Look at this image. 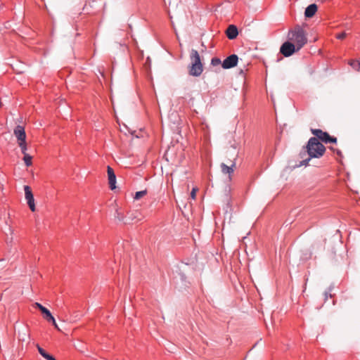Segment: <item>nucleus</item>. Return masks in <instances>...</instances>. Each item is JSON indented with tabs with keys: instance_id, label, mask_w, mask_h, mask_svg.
Listing matches in <instances>:
<instances>
[{
	"instance_id": "1",
	"label": "nucleus",
	"mask_w": 360,
	"mask_h": 360,
	"mask_svg": "<svg viewBox=\"0 0 360 360\" xmlns=\"http://www.w3.org/2000/svg\"><path fill=\"white\" fill-rule=\"evenodd\" d=\"M306 149L309 157L302 160L300 166L307 165L311 159L320 158L326 152V147L315 137H311L309 139Z\"/></svg>"
},
{
	"instance_id": "2",
	"label": "nucleus",
	"mask_w": 360,
	"mask_h": 360,
	"mask_svg": "<svg viewBox=\"0 0 360 360\" xmlns=\"http://www.w3.org/2000/svg\"><path fill=\"white\" fill-rule=\"evenodd\" d=\"M287 39L297 46V50H300L308 41L306 31L300 25L288 30Z\"/></svg>"
},
{
	"instance_id": "3",
	"label": "nucleus",
	"mask_w": 360,
	"mask_h": 360,
	"mask_svg": "<svg viewBox=\"0 0 360 360\" xmlns=\"http://www.w3.org/2000/svg\"><path fill=\"white\" fill-rule=\"evenodd\" d=\"M190 59L191 60V65L189 66V75L193 77H199L203 71V65L197 50H191Z\"/></svg>"
},
{
	"instance_id": "4",
	"label": "nucleus",
	"mask_w": 360,
	"mask_h": 360,
	"mask_svg": "<svg viewBox=\"0 0 360 360\" xmlns=\"http://www.w3.org/2000/svg\"><path fill=\"white\" fill-rule=\"evenodd\" d=\"M311 132L312 134L315 136V138H316L319 141L320 140L323 143L327 144L329 143H337V138L334 136H330V134L326 132L323 131L321 129H311Z\"/></svg>"
},
{
	"instance_id": "5",
	"label": "nucleus",
	"mask_w": 360,
	"mask_h": 360,
	"mask_svg": "<svg viewBox=\"0 0 360 360\" xmlns=\"http://www.w3.org/2000/svg\"><path fill=\"white\" fill-rule=\"evenodd\" d=\"M300 50L297 49V46L292 43L288 39L285 41L280 48V53L283 55L285 57H290L294 53L299 51Z\"/></svg>"
},
{
	"instance_id": "6",
	"label": "nucleus",
	"mask_w": 360,
	"mask_h": 360,
	"mask_svg": "<svg viewBox=\"0 0 360 360\" xmlns=\"http://www.w3.org/2000/svg\"><path fill=\"white\" fill-rule=\"evenodd\" d=\"M24 191H25V198L27 200V203L30 207V209L34 212L35 210V204H34V195L32 192V190L29 186H24Z\"/></svg>"
},
{
	"instance_id": "7",
	"label": "nucleus",
	"mask_w": 360,
	"mask_h": 360,
	"mask_svg": "<svg viewBox=\"0 0 360 360\" xmlns=\"http://www.w3.org/2000/svg\"><path fill=\"white\" fill-rule=\"evenodd\" d=\"M238 57L236 54H232L226 58L221 63L224 69H230L237 65Z\"/></svg>"
},
{
	"instance_id": "8",
	"label": "nucleus",
	"mask_w": 360,
	"mask_h": 360,
	"mask_svg": "<svg viewBox=\"0 0 360 360\" xmlns=\"http://www.w3.org/2000/svg\"><path fill=\"white\" fill-rule=\"evenodd\" d=\"M236 158H234V160L230 166H228L224 163L221 164V169L222 173L228 174L229 180L231 179V174L233 173L234 167H236Z\"/></svg>"
},
{
	"instance_id": "9",
	"label": "nucleus",
	"mask_w": 360,
	"mask_h": 360,
	"mask_svg": "<svg viewBox=\"0 0 360 360\" xmlns=\"http://www.w3.org/2000/svg\"><path fill=\"white\" fill-rule=\"evenodd\" d=\"M108 183L109 186L111 190H114L116 188V176L114 172V170L110 166H108Z\"/></svg>"
},
{
	"instance_id": "10",
	"label": "nucleus",
	"mask_w": 360,
	"mask_h": 360,
	"mask_svg": "<svg viewBox=\"0 0 360 360\" xmlns=\"http://www.w3.org/2000/svg\"><path fill=\"white\" fill-rule=\"evenodd\" d=\"M13 133L19 141H25L26 140V134L23 127L18 125L14 129Z\"/></svg>"
},
{
	"instance_id": "11",
	"label": "nucleus",
	"mask_w": 360,
	"mask_h": 360,
	"mask_svg": "<svg viewBox=\"0 0 360 360\" xmlns=\"http://www.w3.org/2000/svg\"><path fill=\"white\" fill-rule=\"evenodd\" d=\"M226 34L229 39H234L238 34V28L234 25H230L226 29Z\"/></svg>"
},
{
	"instance_id": "12",
	"label": "nucleus",
	"mask_w": 360,
	"mask_h": 360,
	"mask_svg": "<svg viewBox=\"0 0 360 360\" xmlns=\"http://www.w3.org/2000/svg\"><path fill=\"white\" fill-rule=\"evenodd\" d=\"M317 9L318 7L316 4L309 5L305 9L304 16L308 18H312L316 13Z\"/></svg>"
},
{
	"instance_id": "13",
	"label": "nucleus",
	"mask_w": 360,
	"mask_h": 360,
	"mask_svg": "<svg viewBox=\"0 0 360 360\" xmlns=\"http://www.w3.org/2000/svg\"><path fill=\"white\" fill-rule=\"evenodd\" d=\"M43 314H44V319L47 321L51 322L52 324L54 326V327L56 328H57L58 330H59V328L58 326V324L56 322L54 317L52 316L51 313L50 312V311L49 309L46 310V313H44Z\"/></svg>"
},
{
	"instance_id": "14",
	"label": "nucleus",
	"mask_w": 360,
	"mask_h": 360,
	"mask_svg": "<svg viewBox=\"0 0 360 360\" xmlns=\"http://www.w3.org/2000/svg\"><path fill=\"white\" fill-rule=\"evenodd\" d=\"M39 353L46 360H49L53 356L48 354L43 348H41L38 344L36 345Z\"/></svg>"
},
{
	"instance_id": "15",
	"label": "nucleus",
	"mask_w": 360,
	"mask_h": 360,
	"mask_svg": "<svg viewBox=\"0 0 360 360\" xmlns=\"http://www.w3.org/2000/svg\"><path fill=\"white\" fill-rule=\"evenodd\" d=\"M32 158L29 154L24 155L23 160L27 167L32 165Z\"/></svg>"
},
{
	"instance_id": "16",
	"label": "nucleus",
	"mask_w": 360,
	"mask_h": 360,
	"mask_svg": "<svg viewBox=\"0 0 360 360\" xmlns=\"http://www.w3.org/2000/svg\"><path fill=\"white\" fill-rule=\"evenodd\" d=\"M19 146L21 148L22 153L23 155L27 154V146H26V140L25 141H19Z\"/></svg>"
},
{
	"instance_id": "17",
	"label": "nucleus",
	"mask_w": 360,
	"mask_h": 360,
	"mask_svg": "<svg viewBox=\"0 0 360 360\" xmlns=\"http://www.w3.org/2000/svg\"><path fill=\"white\" fill-rule=\"evenodd\" d=\"M30 335L27 332L19 333L18 339L20 341L24 342L27 338H29Z\"/></svg>"
},
{
	"instance_id": "18",
	"label": "nucleus",
	"mask_w": 360,
	"mask_h": 360,
	"mask_svg": "<svg viewBox=\"0 0 360 360\" xmlns=\"http://www.w3.org/2000/svg\"><path fill=\"white\" fill-rule=\"evenodd\" d=\"M146 193H147V191L146 190L138 191L135 194L134 199L135 200H139L141 198L143 197Z\"/></svg>"
},
{
	"instance_id": "19",
	"label": "nucleus",
	"mask_w": 360,
	"mask_h": 360,
	"mask_svg": "<svg viewBox=\"0 0 360 360\" xmlns=\"http://www.w3.org/2000/svg\"><path fill=\"white\" fill-rule=\"evenodd\" d=\"M221 63V61L219 58L214 57V58H212L211 60V65L212 66H217V65H219Z\"/></svg>"
},
{
	"instance_id": "20",
	"label": "nucleus",
	"mask_w": 360,
	"mask_h": 360,
	"mask_svg": "<svg viewBox=\"0 0 360 360\" xmlns=\"http://www.w3.org/2000/svg\"><path fill=\"white\" fill-rule=\"evenodd\" d=\"M35 306H36V307H37V308H38V309L41 311V312L42 314H44V313H46V310H47L48 309H46L45 307H44V306H43V305H41V304H39V303H38V302H36V303H35Z\"/></svg>"
},
{
	"instance_id": "21",
	"label": "nucleus",
	"mask_w": 360,
	"mask_h": 360,
	"mask_svg": "<svg viewBox=\"0 0 360 360\" xmlns=\"http://www.w3.org/2000/svg\"><path fill=\"white\" fill-rule=\"evenodd\" d=\"M347 37V33L343 32L336 35V38L340 40L344 39Z\"/></svg>"
},
{
	"instance_id": "22",
	"label": "nucleus",
	"mask_w": 360,
	"mask_h": 360,
	"mask_svg": "<svg viewBox=\"0 0 360 360\" xmlns=\"http://www.w3.org/2000/svg\"><path fill=\"white\" fill-rule=\"evenodd\" d=\"M330 149L331 150H333L334 153H335L338 155H339V156H342V152H341V150H340L337 149V148L335 149V148H334L333 147H330Z\"/></svg>"
},
{
	"instance_id": "23",
	"label": "nucleus",
	"mask_w": 360,
	"mask_h": 360,
	"mask_svg": "<svg viewBox=\"0 0 360 360\" xmlns=\"http://www.w3.org/2000/svg\"><path fill=\"white\" fill-rule=\"evenodd\" d=\"M196 191H197V188H193L191 193V196L193 199H195V193H196Z\"/></svg>"
},
{
	"instance_id": "24",
	"label": "nucleus",
	"mask_w": 360,
	"mask_h": 360,
	"mask_svg": "<svg viewBox=\"0 0 360 360\" xmlns=\"http://www.w3.org/2000/svg\"><path fill=\"white\" fill-rule=\"evenodd\" d=\"M328 297H331V295L329 292H325V298H326V300H327Z\"/></svg>"
},
{
	"instance_id": "25",
	"label": "nucleus",
	"mask_w": 360,
	"mask_h": 360,
	"mask_svg": "<svg viewBox=\"0 0 360 360\" xmlns=\"http://www.w3.org/2000/svg\"><path fill=\"white\" fill-rule=\"evenodd\" d=\"M357 65H358V70H360V62H359V63H358V64H357Z\"/></svg>"
}]
</instances>
